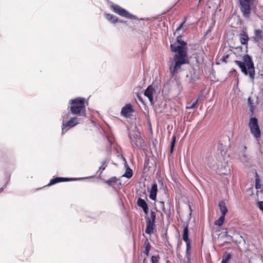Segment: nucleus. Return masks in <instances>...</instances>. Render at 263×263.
Here are the masks:
<instances>
[{"mask_svg":"<svg viewBox=\"0 0 263 263\" xmlns=\"http://www.w3.org/2000/svg\"><path fill=\"white\" fill-rule=\"evenodd\" d=\"M197 103H198V100H197L195 101H194L191 105L187 106L186 107V108L187 109H192V108H194L196 106Z\"/></svg>","mask_w":263,"mask_h":263,"instance_id":"obj_30","label":"nucleus"},{"mask_svg":"<svg viewBox=\"0 0 263 263\" xmlns=\"http://www.w3.org/2000/svg\"><path fill=\"white\" fill-rule=\"evenodd\" d=\"M160 203L161 208L162 209L163 212H164L165 214H166V211L165 210V209L164 208V202L161 201L160 202Z\"/></svg>","mask_w":263,"mask_h":263,"instance_id":"obj_35","label":"nucleus"},{"mask_svg":"<svg viewBox=\"0 0 263 263\" xmlns=\"http://www.w3.org/2000/svg\"><path fill=\"white\" fill-rule=\"evenodd\" d=\"M189 208H190V214H191V213H192V210H191V207H190V206L189 205Z\"/></svg>","mask_w":263,"mask_h":263,"instance_id":"obj_39","label":"nucleus"},{"mask_svg":"<svg viewBox=\"0 0 263 263\" xmlns=\"http://www.w3.org/2000/svg\"><path fill=\"white\" fill-rule=\"evenodd\" d=\"M133 171L131 168H130L129 167H128L126 170V171L125 172V173L123 174V175L122 176L123 177H126L127 178H130L132 176H133Z\"/></svg>","mask_w":263,"mask_h":263,"instance_id":"obj_24","label":"nucleus"},{"mask_svg":"<svg viewBox=\"0 0 263 263\" xmlns=\"http://www.w3.org/2000/svg\"><path fill=\"white\" fill-rule=\"evenodd\" d=\"M240 5V9L243 16L246 18L250 17L251 13L250 0H238Z\"/></svg>","mask_w":263,"mask_h":263,"instance_id":"obj_10","label":"nucleus"},{"mask_svg":"<svg viewBox=\"0 0 263 263\" xmlns=\"http://www.w3.org/2000/svg\"><path fill=\"white\" fill-rule=\"evenodd\" d=\"M249 126L250 132L258 142L261 138V131L259 128L258 120L256 117H251L250 119Z\"/></svg>","mask_w":263,"mask_h":263,"instance_id":"obj_7","label":"nucleus"},{"mask_svg":"<svg viewBox=\"0 0 263 263\" xmlns=\"http://www.w3.org/2000/svg\"><path fill=\"white\" fill-rule=\"evenodd\" d=\"M118 179L116 177H112L108 180H105L103 181L104 183L108 184L109 186H111L113 184H115L117 182Z\"/></svg>","mask_w":263,"mask_h":263,"instance_id":"obj_20","label":"nucleus"},{"mask_svg":"<svg viewBox=\"0 0 263 263\" xmlns=\"http://www.w3.org/2000/svg\"><path fill=\"white\" fill-rule=\"evenodd\" d=\"M255 36L253 37L254 40L256 42L259 41L263 38L262 31L260 29L255 30Z\"/></svg>","mask_w":263,"mask_h":263,"instance_id":"obj_19","label":"nucleus"},{"mask_svg":"<svg viewBox=\"0 0 263 263\" xmlns=\"http://www.w3.org/2000/svg\"><path fill=\"white\" fill-rule=\"evenodd\" d=\"M224 215H222L218 219L216 220L215 221V224L217 225V226H221V225H222V224L223 223L224 220V218H224Z\"/></svg>","mask_w":263,"mask_h":263,"instance_id":"obj_25","label":"nucleus"},{"mask_svg":"<svg viewBox=\"0 0 263 263\" xmlns=\"http://www.w3.org/2000/svg\"><path fill=\"white\" fill-rule=\"evenodd\" d=\"M205 161L209 167L218 174L227 175L230 173L228 161L222 156L220 157L216 162H214L213 160L210 158L206 159Z\"/></svg>","mask_w":263,"mask_h":263,"instance_id":"obj_3","label":"nucleus"},{"mask_svg":"<svg viewBox=\"0 0 263 263\" xmlns=\"http://www.w3.org/2000/svg\"><path fill=\"white\" fill-rule=\"evenodd\" d=\"M104 15L106 20L111 23L115 24L119 21L118 17L113 14L105 13Z\"/></svg>","mask_w":263,"mask_h":263,"instance_id":"obj_18","label":"nucleus"},{"mask_svg":"<svg viewBox=\"0 0 263 263\" xmlns=\"http://www.w3.org/2000/svg\"><path fill=\"white\" fill-rule=\"evenodd\" d=\"M211 31V29H209L206 31V34H208Z\"/></svg>","mask_w":263,"mask_h":263,"instance_id":"obj_37","label":"nucleus"},{"mask_svg":"<svg viewBox=\"0 0 263 263\" xmlns=\"http://www.w3.org/2000/svg\"><path fill=\"white\" fill-rule=\"evenodd\" d=\"M145 219L146 224L145 233L151 234L155 228L156 215H146Z\"/></svg>","mask_w":263,"mask_h":263,"instance_id":"obj_9","label":"nucleus"},{"mask_svg":"<svg viewBox=\"0 0 263 263\" xmlns=\"http://www.w3.org/2000/svg\"><path fill=\"white\" fill-rule=\"evenodd\" d=\"M158 181H159V183H162V182L161 180H159Z\"/></svg>","mask_w":263,"mask_h":263,"instance_id":"obj_41","label":"nucleus"},{"mask_svg":"<svg viewBox=\"0 0 263 263\" xmlns=\"http://www.w3.org/2000/svg\"><path fill=\"white\" fill-rule=\"evenodd\" d=\"M68 108L70 114L85 118L86 116L85 99L77 97L69 101Z\"/></svg>","mask_w":263,"mask_h":263,"instance_id":"obj_4","label":"nucleus"},{"mask_svg":"<svg viewBox=\"0 0 263 263\" xmlns=\"http://www.w3.org/2000/svg\"><path fill=\"white\" fill-rule=\"evenodd\" d=\"M229 56V55L228 54H227V55H223V56L222 57V58H221V60L222 62H226L227 60V59L228 58Z\"/></svg>","mask_w":263,"mask_h":263,"instance_id":"obj_33","label":"nucleus"},{"mask_svg":"<svg viewBox=\"0 0 263 263\" xmlns=\"http://www.w3.org/2000/svg\"><path fill=\"white\" fill-rule=\"evenodd\" d=\"M175 143H176V136L175 135H174L172 137V142H171V147H170V153H172L174 151Z\"/></svg>","mask_w":263,"mask_h":263,"instance_id":"obj_28","label":"nucleus"},{"mask_svg":"<svg viewBox=\"0 0 263 263\" xmlns=\"http://www.w3.org/2000/svg\"><path fill=\"white\" fill-rule=\"evenodd\" d=\"M243 61L235 60L234 63L240 68L241 71L246 76H249L250 79L254 83L255 70L254 62L249 54L242 57Z\"/></svg>","mask_w":263,"mask_h":263,"instance_id":"obj_2","label":"nucleus"},{"mask_svg":"<svg viewBox=\"0 0 263 263\" xmlns=\"http://www.w3.org/2000/svg\"><path fill=\"white\" fill-rule=\"evenodd\" d=\"M158 191L157 184L154 182L151 186L150 193L149 195V198L152 200H155L157 197V193Z\"/></svg>","mask_w":263,"mask_h":263,"instance_id":"obj_15","label":"nucleus"},{"mask_svg":"<svg viewBox=\"0 0 263 263\" xmlns=\"http://www.w3.org/2000/svg\"><path fill=\"white\" fill-rule=\"evenodd\" d=\"M154 88L152 85H149L144 91V95L151 102V104H153V93Z\"/></svg>","mask_w":263,"mask_h":263,"instance_id":"obj_14","label":"nucleus"},{"mask_svg":"<svg viewBox=\"0 0 263 263\" xmlns=\"http://www.w3.org/2000/svg\"><path fill=\"white\" fill-rule=\"evenodd\" d=\"M107 161L106 159H105L101 161L102 165L99 168V171H100V170L101 171L100 173V175H101L102 174L103 171H104L107 167Z\"/></svg>","mask_w":263,"mask_h":263,"instance_id":"obj_26","label":"nucleus"},{"mask_svg":"<svg viewBox=\"0 0 263 263\" xmlns=\"http://www.w3.org/2000/svg\"><path fill=\"white\" fill-rule=\"evenodd\" d=\"M256 179H255V187L256 189H259L261 187V184L260 183V180L259 178L258 174H256Z\"/></svg>","mask_w":263,"mask_h":263,"instance_id":"obj_27","label":"nucleus"},{"mask_svg":"<svg viewBox=\"0 0 263 263\" xmlns=\"http://www.w3.org/2000/svg\"><path fill=\"white\" fill-rule=\"evenodd\" d=\"M151 214H155V213L153 211H152Z\"/></svg>","mask_w":263,"mask_h":263,"instance_id":"obj_42","label":"nucleus"},{"mask_svg":"<svg viewBox=\"0 0 263 263\" xmlns=\"http://www.w3.org/2000/svg\"><path fill=\"white\" fill-rule=\"evenodd\" d=\"M231 258V254L229 253H225L223 254L221 263H228Z\"/></svg>","mask_w":263,"mask_h":263,"instance_id":"obj_23","label":"nucleus"},{"mask_svg":"<svg viewBox=\"0 0 263 263\" xmlns=\"http://www.w3.org/2000/svg\"><path fill=\"white\" fill-rule=\"evenodd\" d=\"M249 39V38L247 32L243 30L239 36V40L241 44L247 47Z\"/></svg>","mask_w":263,"mask_h":263,"instance_id":"obj_17","label":"nucleus"},{"mask_svg":"<svg viewBox=\"0 0 263 263\" xmlns=\"http://www.w3.org/2000/svg\"><path fill=\"white\" fill-rule=\"evenodd\" d=\"M186 45L187 43L181 40V36H178L177 37L176 42L170 45L171 51L176 52L170 61L169 70L172 78L178 72L182 65L190 63Z\"/></svg>","mask_w":263,"mask_h":263,"instance_id":"obj_1","label":"nucleus"},{"mask_svg":"<svg viewBox=\"0 0 263 263\" xmlns=\"http://www.w3.org/2000/svg\"><path fill=\"white\" fill-rule=\"evenodd\" d=\"M185 21H186V18H184L183 21L179 25V27L176 29V31H177L179 30L180 29H181V28L182 27L183 24L185 22Z\"/></svg>","mask_w":263,"mask_h":263,"instance_id":"obj_32","label":"nucleus"},{"mask_svg":"<svg viewBox=\"0 0 263 263\" xmlns=\"http://www.w3.org/2000/svg\"><path fill=\"white\" fill-rule=\"evenodd\" d=\"M86 178H66V177H55L54 178H52L50 180V182L46 186H50L52 185H54L56 183L62 182H65V181H80Z\"/></svg>","mask_w":263,"mask_h":263,"instance_id":"obj_11","label":"nucleus"},{"mask_svg":"<svg viewBox=\"0 0 263 263\" xmlns=\"http://www.w3.org/2000/svg\"><path fill=\"white\" fill-rule=\"evenodd\" d=\"M137 97L138 99V100L142 103H143L142 97L138 93H137L136 94Z\"/></svg>","mask_w":263,"mask_h":263,"instance_id":"obj_34","label":"nucleus"},{"mask_svg":"<svg viewBox=\"0 0 263 263\" xmlns=\"http://www.w3.org/2000/svg\"><path fill=\"white\" fill-rule=\"evenodd\" d=\"M70 112H67L65 114H63L62 116V124L63 123H66V122L68 120Z\"/></svg>","mask_w":263,"mask_h":263,"instance_id":"obj_29","label":"nucleus"},{"mask_svg":"<svg viewBox=\"0 0 263 263\" xmlns=\"http://www.w3.org/2000/svg\"><path fill=\"white\" fill-rule=\"evenodd\" d=\"M134 111L132 105L130 104H127L123 106L121 111V115L126 118L130 116V114Z\"/></svg>","mask_w":263,"mask_h":263,"instance_id":"obj_13","label":"nucleus"},{"mask_svg":"<svg viewBox=\"0 0 263 263\" xmlns=\"http://www.w3.org/2000/svg\"><path fill=\"white\" fill-rule=\"evenodd\" d=\"M128 137L130 139V143L134 148H140L145 146V142L140 136V132L136 129V127L134 130L128 133Z\"/></svg>","mask_w":263,"mask_h":263,"instance_id":"obj_5","label":"nucleus"},{"mask_svg":"<svg viewBox=\"0 0 263 263\" xmlns=\"http://www.w3.org/2000/svg\"><path fill=\"white\" fill-rule=\"evenodd\" d=\"M158 260V257L156 256H153L151 258V261L152 263H157Z\"/></svg>","mask_w":263,"mask_h":263,"instance_id":"obj_31","label":"nucleus"},{"mask_svg":"<svg viewBox=\"0 0 263 263\" xmlns=\"http://www.w3.org/2000/svg\"><path fill=\"white\" fill-rule=\"evenodd\" d=\"M219 208L221 211V214H227L228 212L227 209L225 205V203L223 201H220L219 203Z\"/></svg>","mask_w":263,"mask_h":263,"instance_id":"obj_22","label":"nucleus"},{"mask_svg":"<svg viewBox=\"0 0 263 263\" xmlns=\"http://www.w3.org/2000/svg\"><path fill=\"white\" fill-rule=\"evenodd\" d=\"M137 205L143 209L145 214H147L148 208L147 203L144 199L139 198L137 200Z\"/></svg>","mask_w":263,"mask_h":263,"instance_id":"obj_16","label":"nucleus"},{"mask_svg":"<svg viewBox=\"0 0 263 263\" xmlns=\"http://www.w3.org/2000/svg\"><path fill=\"white\" fill-rule=\"evenodd\" d=\"M182 239L186 243V253L188 255H189V251L190 249H191V242L189 238V230L187 226H186L183 229Z\"/></svg>","mask_w":263,"mask_h":263,"instance_id":"obj_12","label":"nucleus"},{"mask_svg":"<svg viewBox=\"0 0 263 263\" xmlns=\"http://www.w3.org/2000/svg\"><path fill=\"white\" fill-rule=\"evenodd\" d=\"M243 148H244V150L245 151L247 149V147L246 146H244Z\"/></svg>","mask_w":263,"mask_h":263,"instance_id":"obj_40","label":"nucleus"},{"mask_svg":"<svg viewBox=\"0 0 263 263\" xmlns=\"http://www.w3.org/2000/svg\"><path fill=\"white\" fill-rule=\"evenodd\" d=\"M110 7L112 9L114 12L119 15L133 20H138L136 16L130 13L126 9L122 8L119 5L117 4H112Z\"/></svg>","mask_w":263,"mask_h":263,"instance_id":"obj_8","label":"nucleus"},{"mask_svg":"<svg viewBox=\"0 0 263 263\" xmlns=\"http://www.w3.org/2000/svg\"><path fill=\"white\" fill-rule=\"evenodd\" d=\"M84 117L76 115L71 117L66 123H63L62 125V134H64L68 130L74 127L79 124L83 122Z\"/></svg>","mask_w":263,"mask_h":263,"instance_id":"obj_6","label":"nucleus"},{"mask_svg":"<svg viewBox=\"0 0 263 263\" xmlns=\"http://www.w3.org/2000/svg\"><path fill=\"white\" fill-rule=\"evenodd\" d=\"M149 252V248L148 246H146L145 247V251H144V253L146 254V256H148Z\"/></svg>","mask_w":263,"mask_h":263,"instance_id":"obj_36","label":"nucleus"},{"mask_svg":"<svg viewBox=\"0 0 263 263\" xmlns=\"http://www.w3.org/2000/svg\"><path fill=\"white\" fill-rule=\"evenodd\" d=\"M119 22H120V23H125L126 22H125V21H119Z\"/></svg>","mask_w":263,"mask_h":263,"instance_id":"obj_38","label":"nucleus"},{"mask_svg":"<svg viewBox=\"0 0 263 263\" xmlns=\"http://www.w3.org/2000/svg\"><path fill=\"white\" fill-rule=\"evenodd\" d=\"M248 105H249V108H250V112H251V115L253 116V114H254V109H255V106L254 105L253 102L252 101L251 98L250 97H249L248 99Z\"/></svg>","mask_w":263,"mask_h":263,"instance_id":"obj_21","label":"nucleus"}]
</instances>
